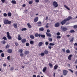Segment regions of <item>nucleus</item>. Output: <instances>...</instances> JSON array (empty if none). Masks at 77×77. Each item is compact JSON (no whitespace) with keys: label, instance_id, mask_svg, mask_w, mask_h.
<instances>
[{"label":"nucleus","instance_id":"1","mask_svg":"<svg viewBox=\"0 0 77 77\" xmlns=\"http://www.w3.org/2000/svg\"><path fill=\"white\" fill-rule=\"evenodd\" d=\"M4 23L5 24H10L11 23V21L5 20L4 21Z\"/></svg>","mask_w":77,"mask_h":77},{"label":"nucleus","instance_id":"2","mask_svg":"<svg viewBox=\"0 0 77 77\" xmlns=\"http://www.w3.org/2000/svg\"><path fill=\"white\" fill-rule=\"evenodd\" d=\"M52 5L53 6H54V7H56V8H57L58 7V4H57V2L56 1H54V2H53Z\"/></svg>","mask_w":77,"mask_h":77},{"label":"nucleus","instance_id":"3","mask_svg":"<svg viewBox=\"0 0 77 77\" xmlns=\"http://www.w3.org/2000/svg\"><path fill=\"white\" fill-rule=\"evenodd\" d=\"M63 26H61V29H62V30L63 32H65V31H66L68 30V29L65 26H64L63 27Z\"/></svg>","mask_w":77,"mask_h":77},{"label":"nucleus","instance_id":"4","mask_svg":"<svg viewBox=\"0 0 77 77\" xmlns=\"http://www.w3.org/2000/svg\"><path fill=\"white\" fill-rule=\"evenodd\" d=\"M7 38L9 39H12V37L11 36H10V35L9 34V32H7Z\"/></svg>","mask_w":77,"mask_h":77},{"label":"nucleus","instance_id":"5","mask_svg":"<svg viewBox=\"0 0 77 77\" xmlns=\"http://www.w3.org/2000/svg\"><path fill=\"white\" fill-rule=\"evenodd\" d=\"M66 21L65 19H64L63 20H62L61 22L60 23L62 25H63L66 23Z\"/></svg>","mask_w":77,"mask_h":77},{"label":"nucleus","instance_id":"6","mask_svg":"<svg viewBox=\"0 0 77 77\" xmlns=\"http://www.w3.org/2000/svg\"><path fill=\"white\" fill-rule=\"evenodd\" d=\"M70 19L72 20V17L71 16H69L68 18H66V19H65V20L66 21H69L70 20Z\"/></svg>","mask_w":77,"mask_h":77},{"label":"nucleus","instance_id":"7","mask_svg":"<svg viewBox=\"0 0 77 77\" xmlns=\"http://www.w3.org/2000/svg\"><path fill=\"white\" fill-rule=\"evenodd\" d=\"M37 24L38 25V27H41V26H42V22L41 21L38 22L37 23Z\"/></svg>","mask_w":77,"mask_h":77},{"label":"nucleus","instance_id":"8","mask_svg":"<svg viewBox=\"0 0 77 77\" xmlns=\"http://www.w3.org/2000/svg\"><path fill=\"white\" fill-rule=\"evenodd\" d=\"M67 73H68V71L66 70H63V74L64 75H66V74H67Z\"/></svg>","mask_w":77,"mask_h":77},{"label":"nucleus","instance_id":"9","mask_svg":"<svg viewBox=\"0 0 77 77\" xmlns=\"http://www.w3.org/2000/svg\"><path fill=\"white\" fill-rule=\"evenodd\" d=\"M7 52L8 53H12V49H8L7 50Z\"/></svg>","mask_w":77,"mask_h":77},{"label":"nucleus","instance_id":"10","mask_svg":"<svg viewBox=\"0 0 77 77\" xmlns=\"http://www.w3.org/2000/svg\"><path fill=\"white\" fill-rule=\"evenodd\" d=\"M38 20H39V18L38 17H36L34 18V22H37V21H38Z\"/></svg>","mask_w":77,"mask_h":77},{"label":"nucleus","instance_id":"11","mask_svg":"<svg viewBox=\"0 0 77 77\" xmlns=\"http://www.w3.org/2000/svg\"><path fill=\"white\" fill-rule=\"evenodd\" d=\"M72 56V55L71 54V55H69L68 57V59L69 60H71V57Z\"/></svg>","mask_w":77,"mask_h":77},{"label":"nucleus","instance_id":"12","mask_svg":"<svg viewBox=\"0 0 77 77\" xmlns=\"http://www.w3.org/2000/svg\"><path fill=\"white\" fill-rule=\"evenodd\" d=\"M18 40H19V41H21V39H22V38H21V36H20V35L19 34L18 35Z\"/></svg>","mask_w":77,"mask_h":77},{"label":"nucleus","instance_id":"13","mask_svg":"<svg viewBox=\"0 0 77 77\" xmlns=\"http://www.w3.org/2000/svg\"><path fill=\"white\" fill-rule=\"evenodd\" d=\"M21 42L22 43H25L26 42V38H23L21 40Z\"/></svg>","mask_w":77,"mask_h":77},{"label":"nucleus","instance_id":"14","mask_svg":"<svg viewBox=\"0 0 77 77\" xmlns=\"http://www.w3.org/2000/svg\"><path fill=\"white\" fill-rule=\"evenodd\" d=\"M74 48L75 49L76 48V50H77V43H75L74 45Z\"/></svg>","mask_w":77,"mask_h":77},{"label":"nucleus","instance_id":"15","mask_svg":"<svg viewBox=\"0 0 77 77\" xmlns=\"http://www.w3.org/2000/svg\"><path fill=\"white\" fill-rule=\"evenodd\" d=\"M42 44H43V43L42 42H39L38 44V47H41V46H42Z\"/></svg>","mask_w":77,"mask_h":77},{"label":"nucleus","instance_id":"16","mask_svg":"<svg viewBox=\"0 0 77 77\" xmlns=\"http://www.w3.org/2000/svg\"><path fill=\"white\" fill-rule=\"evenodd\" d=\"M39 30L40 31L43 32V31H44V29L43 27H40L39 28Z\"/></svg>","mask_w":77,"mask_h":77},{"label":"nucleus","instance_id":"17","mask_svg":"<svg viewBox=\"0 0 77 77\" xmlns=\"http://www.w3.org/2000/svg\"><path fill=\"white\" fill-rule=\"evenodd\" d=\"M24 54H26V55H27V54H29V51H26L24 52Z\"/></svg>","mask_w":77,"mask_h":77},{"label":"nucleus","instance_id":"18","mask_svg":"<svg viewBox=\"0 0 77 77\" xmlns=\"http://www.w3.org/2000/svg\"><path fill=\"white\" fill-rule=\"evenodd\" d=\"M13 26L14 27L15 29H17V27L18 26L17 24V23L13 24Z\"/></svg>","mask_w":77,"mask_h":77},{"label":"nucleus","instance_id":"19","mask_svg":"<svg viewBox=\"0 0 77 77\" xmlns=\"http://www.w3.org/2000/svg\"><path fill=\"white\" fill-rule=\"evenodd\" d=\"M59 26V23H57L55 25V27H58Z\"/></svg>","mask_w":77,"mask_h":77},{"label":"nucleus","instance_id":"20","mask_svg":"<svg viewBox=\"0 0 77 77\" xmlns=\"http://www.w3.org/2000/svg\"><path fill=\"white\" fill-rule=\"evenodd\" d=\"M46 34L48 36H49L50 37H51V34H50V33H48V32H46Z\"/></svg>","mask_w":77,"mask_h":77},{"label":"nucleus","instance_id":"21","mask_svg":"<svg viewBox=\"0 0 77 77\" xmlns=\"http://www.w3.org/2000/svg\"><path fill=\"white\" fill-rule=\"evenodd\" d=\"M27 26H28V28L29 29H31V28H32V26H31V25H30L29 23L27 24Z\"/></svg>","mask_w":77,"mask_h":77},{"label":"nucleus","instance_id":"22","mask_svg":"<svg viewBox=\"0 0 77 77\" xmlns=\"http://www.w3.org/2000/svg\"><path fill=\"white\" fill-rule=\"evenodd\" d=\"M44 53L45 54H48V51L47 50H45L44 51Z\"/></svg>","mask_w":77,"mask_h":77},{"label":"nucleus","instance_id":"23","mask_svg":"<svg viewBox=\"0 0 77 77\" xmlns=\"http://www.w3.org/2000/svg\"><path fill=\"white\" fill-rule=\"evenodd\" d=\"M30 37L31 39H33L34 38H35V37H34V35H31L30 36Z\"/></svg>","mask_w":77,"mask_h":77},{"label":"nucleus","instance_id":"24","mask_svg":"<svg viewBox=\"0 0 77 77\" xmlns=\"http://www.w3.org/2000/svg\"><path fill=\"white\" fill-rule=\"evenodd\" d=\"M46 70H47V67H45L43 70H42V71L43 72H45V71H46Z\"/></svg>","mask_w":77,"mask_h":77},{"label":"nucleus","instance_id":"25","mask_svg":"<svg viewBox=\"0 0 77 77\" xmlns=\"http://www.w3.org/2000/svg\"><path fill=\"white\" fill-rule=\"evenodd\" d=\"M11 3H12V4H16V1L15 0H12L11 2Z\"/></svg>","mask_w":77,"mask_h":77},{"label":"nucleus","instance_id":"26","mask_svg":"<svg viewBox=\"0 0 77 77\" xmlns=\"http://www.w3.org/2000/svg\"><path fill=\"white\" fill-rule=\"evenodd\" d=\"M57 68H58V66L55 65L54 67V69L55 70H56V69H57Z\"/></svg>","mask_w":77,"mask_h":77},{"label":"nucleus","instance_id":"27","mask_svg":"<svg viewBox=\"0 0 77 77\" xmlns=\"http://www.w3.org/2000/svg\"><path fill=\"white\" fill-rule=\"evenodd\" d=\"M8 17H11L12 16V14L11 12H8Z\"/></svg>","mask_w":77,"mask_h":77},{"label":"nucleus","instance_id":"28","mask_svg":"<svg viewBox=\"0 0 77 77\" xmlns=\"http://www.w3.org/2000/svg\"><path fill=\"white\" fill-rule=\"evenodd\" d=\"M26 30H27V29H26V28H22L21 30V31H26Z\"/></svg>","mask_w":77,"mask_h":77},{"label":"nucleus","instance_id":"29","mask_svg":"<svg viewBox=\"0 0 77 77\" xmlns=\"http://www.w3.org/2000/svg\"><path fill=\"white\" fill-rule=\"evenodd\" d=\"M64 7L66 8V9H67L68 10H70V8H68V6H67L66 5H64Z\"/></svg>","mask_w":77,"mask_h":77},{"label":"nucleus","instance_id":"30","mask_svg":"<svg viewBox=\"0 0 77 77\" xmlns=\"http://www.w3.org/2000/svg\"><path fill=\"white\" fill-rule=\"evenodd\" d=\"M74 37H72L71 39L70 40L69 42H73V41H74Z\"/></svg>","mask_w":77,"mask_h":77},{"label":"nucleus","instance_id":"31","mask_svg":"<svg viewBox=\"0 0 77 77\" xmlns=\"http://www.w3.org/2000/svg\"><path fill=\"white\" fill-rule=\"evenodd\" d=\"M29 5H32V4H33V1H30L29 2Z\"/></svg>","mask_w":77,"mask_h":77},{"label":"nucleus","instance_id":"32","mask_svg":"<svg viewBox=\"0 0 77 77\" xmlns=\"http://www.w3.org/2000/svg\"><path fill=\"white\" fill-rule=\"evenodd\" d=\"M66 53L68 54L70 53V51L69 49H67L66 50Z\"/></svg>","mask_w":77,"mask_h":77},{"label":"nucleus","instance_id":"33","mask_svg":"<svg viewBox=\"0 0 77 77\" xmlns=\"http://www.w3.org/2000/svg\"><path fill=\"white\" fill-rule=\"evenodd\" d=\"M2 39H4V41H5L6 40H7V38H6V37L5 36H4L2 38Z\"/></svg>","mask_w":77,"mask_h":77},{"label":"nucleus","instance_id":"34","mask_svg":"<svg viewBox=\"0 0 77 77\" xmlns=\"http://www.w3.org/2000/svg\"><path fill=\"white\" fill-rule=\"evenodd\" d=\"M35 38H37V37H38V33H36L35 34Z\"/></svg>","mask_w":77,"mask_h":77},{"label":"nucleus","instance_id":"35","mask_svg":"<svg viewBox=\"0 0 77 77\" xmlns=\"http://www.w3.org/2000/svg\"><path fill=\"white\" fill-rule=\"evenodd\" d=\"M8 15V14H7L6 13H4L3 14V16H4V17H7Z\"/></svg>","mask_w":77,"mask_h":77},{"label":"nucleus","instance_id":"36","mask_svg":"<svg viewBox=\"0 0 77 77\" xmlns=\"http://www.w3.org/2000/svg\"><path fill=\"white\" fill-rule=\"evenodd\" d=\"M1 43L3 44H6V42L4 40L1 42Z\"/></svg>","mask_w":77,"mask_h":77},{"label":"nucleus","instance_id":"37","mask_svg":"<svg viewBox=\"0 0 77 77\" xmlns=\"http://www.w3.org/2000/svg\"><path fill=\"white\" fill-rule=\"evenodd\" d=\"M55 44L54 43H50L49 44V45H50V46H54V45Z\"/></svg>","mask_w":77,"mask_h":77},{"label":"nucleus","instance_id":"38","mask_svg":"<svg viewBox=\"0 0 77 77\" xmlns=\"http://www.w3.org/2000/svg\"><path fill=\"white\" fill-rule=\"evenodd\" d=\"M48 65L51 67H53V64L50 63H49Z\"/></svg>","mask_w":77,"mask_h":77},{"label":"nucleus","instance_id":"39","mask_svg":"<svg viewBox=\"0 0 77 77\" xmlns=\"http://www.w3.org/2000/svg\"><path fill=\"white\" fill-rule=\"evenodd\" d=\"M19 51L20 53H23V49H20L19 50Z\"/></svg>","mask_w":77,"mask_h":77},{"label":"nucleus","instance_id":"40","mask_svg":"<svg viewBox=\"0 0 77 77\" xmlns=\"http://www.w3.org/2000/svg\"><path fill=\"white\" fill-rule=\"evenodd\" d=\"M10 47V46L8 45V44L6 46V48H9Z\"/></svg>","mask_w":77,"mask_h":77},{"label":"nucleus","instance_id":"41","mask_svg":"<svg viewBox=\"0 0 77 77\" xmlns=\"http://www.w3.org/2000/svg\"><path fill=\"white\" fill-rule=\"evenodd\" d=\"M30 44H34V42L31 41L30 42Z\"/></svg>","mask_w":77,"mask_h":77},{"label":"nucleus","instance_id":"42","mask_svg":"<svg viewBox=\"0 0 77 77\" xmlns=\"http://www.w3.org/2000/svg\"><path fill=\"white\" fill-rule=\"evenodd\" d=\"M4 56H5V54L4 53H2L1 54V57H4Z\"/></svg>","mask_w":77,"mask_h":77},{"label":"nucleus","instance_id":"43","mask_svg":"<svg viewBox=\"0 0 77 77\" xmlns=\"http://www.w3.org/2000/svg\"><path fill=\"white\" fill-rule=\"evenodd\" d=\"M48 40H49V41L51 42V41H53V39H52L51 38H49Z\"/></svg>","mask_w":77,"mask_h":77},{"label":"nucleus","instance_id":"44","mask_svg":"<svg viewBox=\"0 0 77 77\" xmlns=\"http://www.w3.org/2000/svg\"><path fill=\"white\" fill-rule=\"evenodd\" d=\"M20 56L21 57H23V56H24V54H23V53H21L20 54Z\"/></svg>","mask_w":77,"mask_h":77},{"label":"nucleus","instance_id":"45","mask_svg":"<svg viewBox=\"0 0 77 77\" xmlns=\"http://www.w3.org/2000/svg\"><path fill=\"white\" fill-rule=\"evenodd\" d=\"M70 33H74V32H75V31L74 30H71L70 31Z\"/></svg>","mask_w":77,"mask_h":77},{"label":"nucleus","instance_id":"46","mask_svg":"<svg viewBox=\"0 0 77 77\" xmlns=\"http://www.w3.org/2000/svg\"><path fill=\"white\" fill-rule=\"evenodd\" d=\"M41 37L42 38H45V35H41Z\"/></svg>","mask_w":77,"mask_h":77},{"label":"nucleus","instance_id":"47","mask_svg":"<svg viewBox=\"0 0 77 77\" xmlns=\"http://www.w3.org/2000/svg\"><path fill=\"white\" fill-rule=\"evenodd\" d=\"M44 53H42L40 55L42 56H44Z\"/></svg>","mask_w":77,"mask_h":77},{"label":"nucleus","instance_id":"48","mask_svg":"<svg viewBox=\"0 0 77 77\" xmlns=\"http://www.w3.org/2000/svg\"><path fill=\"white\" fill-rule=\"evenodd\" d=\"M73 28L74 29H77V25H75L74 26Z\"/></svg>","mask_w":77,"mask_h":77},{"label":"nucleus","instance_id":"49","mask_svg":"<svg viewBox=\"0 0 77 77\" xmlns=\"http://www.w3.org/2000/svg\"><path fill=\"white\" fill-rule=\"evenodd\" d=\"M26 47H28V46H29V43H26Z\"/></svg>","mask_w":77,"mask_h":77},{"label":"nucleus","instance_id":"50","mask_svg":"<svg viewBox=\"0 0 77 77\" xmlns=\"http://www.w3.org/2000/svg\"><path fill=\"white\" fill-rule=\"evenodd\" d=\"M14 69V67H11L10 69L11 71H13Z\"/></svg>","mask_w":77,"mask_h":77},{"label":"nucleus","instance_id":"51","mask_svg":"<svg viewBox=\"0 0 77 77\" xmlns=\"http://www.w3.org/2000/svg\"><path fill=\"white\" fill-rule=\"evenodd\" d=\"M35 2L36 3H39V0H35Z\"/></svg>","mask_w":77,"mask_h":77},{"label":"nucleus","instance_id":"52","mask_svg":"<svg viewBox=\"0 0 77 77\" xmlns=\"http://www.w3.org/2000/svg\"><path fill=\"white\" fill-rule=\"evenodd\" d=\"M48 48L49 49H51V48H52V47L51 46H48Z\"/></svg>","mask_w":77,"mask_h":77},{"label":"nucleus","instance_id":"53","mask_svg":"<svg viewBox=\"0 0 77 77\" xmlns=\"http://www.w3.org/2000/svg\"><path fill=\"white\" fill-rule=\"evenodd\" d=\"M7 59H8V60H10V56H8L7 57Z\"/></svg>","mask_w":77,"mask_h":77},{"label":"nucleus","instance_id":"54","mask_svg":"<svg viewBox=\"0 0 77 77\" xmlns=\"http://www.w3.org/2000/svg\"><path fill=\"white\" fill-rule=\"evenodd\" d=\"M1 1L3 3H4L5 2V0H1Z\"/></svg>","mask_w":77,"mask_h":77},{"label":"nucleus","instance_id":"55","mask_svg":"<svg viewBox=\"0 0 77 77\" xmlns=\"http://www.w3.org/2000/svg\"><path fill=\"white\" fill-rule=\"evenodd\" d=\"M61 36H57V39H59V38H61Z\"/></svg>","mask_w":77,"mask_h":77},{"label":"nucleus","instance_id":"56","mask_svg":"<svg viewBox=\"0 0 77 77\" xmlns=\"http://www.w3.org/2000/svg\"><path fill=\"white\" fill-rule=\"evenodd\" d=\"M62 50L63 52H64V53H65V49H63Z\"/></svg>","mask_w":77,"mask_h":77},{"label":"nucleus","instance_id":"57","mask_svg":"<svg viewBox=\"0 0 77 77\" xmlns=\"http://www.w3.org/2000/svg\"><path fill=\"white\" fill-rule=\"evenodd\" d=\"M57 36H59L60 35V32H57Z\"/></svg>","mask_w":77,"mask_h":77},{"label":"nucleus","instance_id":"58","mask_svg":"<svg viewBox=\"0 0 77 77\" xmlns=\"http://www.w3.org/2000/svg\"><path fill=\"white\" fill-rule=\"evenodd\" d=\"M15 45H16V46H18V45H19L18 44V43H17V42L15 43Z\"/></svg>","mask_w":77,"mask_h":77},{"label":"nucleus","instance_id":"59","mask_svg":"<svg viewBox=\"0 0 77 77\" xmlns=\"http://www.w3.org/2000/svg\"><path fill=\"white\" fill-rule=\"evenodd\" d=\"M45 44L46 45H48V42H45Z\"/></svg>","mask_w":77,"mask_h":77},{"label":"nucleus","instance_id":"60","mask_svg":"<svg viewBox=\"0 0 77 77\" xmlns=\"http://www.w3.org/2000/svg\"><path fill=\"white\" fill-rule=\"evenodd\" d=\"M38 36L39 37H41V34H38Z\"/></svg>","mask_w":77,"mask_h":77},{"label":"nucleus","instance_id":"61","mask_svg":"<svg viewBox=\"0 0 77 77\" xmlns=\"http://www.w3.org/2000/svg\"><path fill=\"white\" fill-rule=\"evenodd\" d=\"M69 71H70L71 72H72V73L74 72V71H73L72 70H71V69H69Z\"/></svg>","mask_w":77,"mask_h":77},{"label":"nucleus","instance_id":"62","mask_svg":"<svg viewBox=\"0 0 77 77\" xmlns=\"http://www.w3.org/2000/svg\"><path fill=\"white\" fill-rule=\"evenodd\" d=\"M3 66H6L7 65L6 63H4L3 64Z\"/></svg>","mask_w":77,"mask_h":77},{"label":"nucleus","instance_id":"63","mask_svg":"<svg viewBox=\"0 0 77 77\" xmlns=\"http://www.w3.org/2000/svg\"><path fill=\"white\" fill-rule=\"evenodd\" d=\"M26 4H24L23 5L22 7H26Z\"/></svg>","mask_w":77,"mask_h":77},{"label":"nucleus","instance_id":"64","mask_svg":"<svg viewBox=\"0 0 77 77\" xmlns=\"http://www.w3.org/2000/svg\"><path fill=\"white\" fill-rule=\"evenodd\" d=\"M75 64H76L77 63V59H76V60L75 61Z\"/></svg>","mask_w":77,"mask_h":77}]
</instances>
